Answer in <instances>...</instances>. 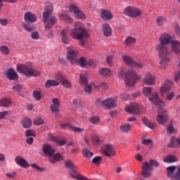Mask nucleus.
Returning a JSON list of instances; mask_svg holds the SVG:
<instances>
[{
  "instance_id": "aec40b11",
  "label": "nucleus",
  "mask_w": 180,
  "mask_h": 180,
  "mask_svg": "<svg viewBox=\"0 0 180 180\" xmlns=\"http://www.w3.org/2000/svg\"><path fill=\"white\" fill-rule=\"evenodd\" d=\"M24 19L27 23H34L37 20V17L32 12L28 11L25 13Z\"/></svg>"
},
{
  "instance_id": "6e6552de",
  "label": "nucleus",
  "mask_w": 180,
  "mask_h": 180,
  "mask_svg": "<svg viewBox=\"0 0 180 180\" xmlns=\"http://www.w3.org/2000/svg\"><path fill=\"white\" fill-rule=\"evenodd\" d=\"M143 13L141 9L134 6H129L124 9V15L129 18H139Z\"/></svg>"
},
{
  "instance_id": "774afa93",
  "label": "nucleus",
  "mask_w": 180,
  "mask_h": 180,
  "mask_svg": "<svg viewBox=\"0 0 180 180\" xmlns=\"http://www.w3.org/2000/svg\"><path fill=\"white\" fill-rule=\"evenodd\" d=\"M174 180H180V167H177V171L175 173Z\"/></svg>"
},
{
  "instance_id": "f704fd0d",
  "label": "nucleus",
  "mask_w": 180,
  "mask_h": 180,
  "mask_svg": "<svg viewBox=\"0 0 180 180\" xmlns=\"http://www.w3.org/2000/svg\"><path fill=\"white\" fill-rule=\"evenodd\" d=\"M22 127L24 129H29L32 127V120L30 118H25L21 121Z\"/></svg>"
},
{
  "instance_id": "e433bc0d",
  "label": "nucleus",
  "mask_w": 180,
  "mask_h": 180,
  "mask_svg": "<svg viewBox=\"0 0 180 180\" xmlns=\"http://www.w3.org/2000/svg\"><path fill=\"white\" fill-rule=\"evenodd\" d=\"M86 59L84 57H82L79 59H76V61L73 65H79L80 67H85V65H86Z\"/></svg>"
},
{
  "instance_id": "393cba45",
  "label": "nucleus",
  "mask_w": 180,
  "mask_h": 180,
  "mask_svg": "<svg viewBox=\"0 0 180 180\" xmlns=\"http://www.w3.org/2000/svg\"><path fill=\"white\" fill-rule=\"evenodd\" d=\"M176 166H169L167 168H166V174H167V178H169V179L172 180H174L175 179V169H176Z\"/></svg>"
},
{
  "instance_id": "5fc2aeb1",
  "label": "nucleus",
  "mask_w": 180,
  "mask_h": 180,
  "mask_svg": "<svg viewBox=\"0 0 180 180\" xmlns=\"http://www.w3.org/2000/svg\"><path fill=\"white\" fill-rule=\"evenodd\" d=\"M91 140H92V143H93V144H94V146H99V144H101V139L98 136H93L91 138Z\"/></svg>"
},
{
  "instance_id": "ea45409f",
  "label": "nucleus",
  "mask_w": 180,
  "mask_h": 180,
  "mask_svg": "<svg viewBox=\"0 0 180 180\" xmlns=\"http://www.w3.org/2000/svg\"><path fill=\"white\" fill-rule=\"evenodd\" d=\"M65 167L69 169H78V167L77 166H75V165H74L72 163V162H71V160H66L65 161Z\"/></svg>"
},
{
  "instance_id": "2f4dec72",
  "label": "nucleus",
  "mask_w": 180,
  "mask_h": 180,
  "mask_svg": "<svg viewBox=\"0 0 180 180\" xmlns=\"http://www.w3.org/2000/svg\"><path fill=\"white\" fill-rule=\"evenodd\" d=\"M45 88H51V86H58L60 85V82L56 80L49 79L45 82Z\"/></svg>"
},
{
  "instance_id": "20e7f679",
  "label": "nucleus",
  "mask_w": 180,
  "mask_h": 180,
  "mask_svg": "<svg viewBox=\"0 0 180 180\" xmlns=\"http://www.w3.org/2000/svg\"><path fill=\"white\" fill-rule=\"evenodd\" d=\"M51 13H53V4L49 3L43 13L45 29H47L48 30H50V29L57 23V18L56 17L50 18Z\"/></svg>"
},
{
  "instance_id": "79ce46f5",
  "label": "nucleus",
  "mask_w": 180,
  "mask_h": 180,
  "mask_svg": "<svg viewBox=\"0 0 180 180\" xmlns=\"http://www.w3.org/2000/svg\"><path fill=\"white\" fill-rule=\"evenodd\" d=\"M164 162H176L178 161L176 158L172 155H169L168 156L165 157L163 160Z\"/></svg>"
},
{
  "instance_id": "2eb2a0df",
  "label": "nucleus",
  "mask_w": 180,
  "mask_h": 180,
  "mask_svg": "<svg viewBox=\"0 0 180 180\" xmlns=\"http://www.w3.org/2000/svg\"><path fill=\"white\" fill-rule=\"evenodd\" d=\"M77 57H78V51L74 49H68L67 58L68 61H70V64H75V62L77 61Z\"/></svg>"
},
{
  "instance_id": "bf43d9fd",
  "label": "nucleus",
  "mask_w": 180,
  "mask_h": 180,
  "mask_svg": "<svg viewBox=\"0 0 180 180\" xmlns=\"http://www.w3.org/2000/svg\"><path fill=\"white\" fill-rule=\"evenodd\" d=\"M6 176H7V178H9L10 179H15L17 176L16 172H7L6 173Z\"/></svg>"
},
{
  "instance_id": "3c124183",
  "label": "nucleus",
  "mask_w": 180,
  "mask_h": 180,
  "mask_svg": "<svg viewBox=\"0 0 180 180\" xmlns=\"http://www.w3.org/2000/svg\"><path fill=\"white\" fill-rule=\"evenodd\" d=\"M33 97L36 101H41V99L43 98L41 93L39 91H33Z\"/></svg>"
},
{
  "instance_id": "c756f323",
  "label": "nucleus",
  "mask_w": 180,
  "mask_h": 180,
  "mask_svg": "<svg viewBox=\"0 0 180 180\" xmlns=\"http://www.w3.org/2000/svg\"><path fill=\"white\" fill-rule=\"evenodd\" d=\"M60 19L65 20L67 23H72V18L68 15V13L67 11L63 12L62 14L59 15Z\"/></svg>"
},
{
  "instance_id": "72a5a7b5",
  "label": "nucleus",
  "mask_w": 180,
  "mask_h": 180,
  "mask_svg": "<svg viewBox=\"0 0 180 180\" xmlns=\"http://www.w3.org/2000/svg\"><path fill=\"white\" fill-rule=\"evenodd\" d=\"M22 26L23 29H25V30H26L27 32H29L30 33V32H33V30H34L35 29L34 25L29 22H23Z\"/></svg>"
},
{
  "instance_id": "a211bd4d",
  "label": "nucleus",
  "mask_w": 180,
  "mask_h": 180,
  "mask_svg": "<svg viewBox=\"0 0 180 180\" xmlns=\"http://www.w3.org/2000/svg\"><path fill=\"white\" fill-rule=\"evenodd\" d=\"M15 161L18 165L22 168H29V167H30V164H29L22 156H16Z\"/></svg>"
},
{
  "instance_id": "4d7b16f0",
  "label": "nucleus",
  "mask_w": 180,
  "mask_h": 180,
  "mask_svg": "<svg viewBox=\"0 0 180 180\" xmlns=\"http://www.w3.org/2000/svg\"><path fill=\"white\" fill-rule=\"evenodd\" d=\"M30 167L33 168V169H35V171H37L38 172H43L44 171V168L40 167L39 165L34 163L31 164Z\"/></svg>"
},
{
  "instance_id": "338daca9",
  "label": "nucleus",
  "mask_w": 180,
  "mask_h": 180,
  "mask_svg": "<svg viewBox=\"0 0 180 180\" xmlns=\"http://www.w3.org/2000/svg\"><path fill=\"white\" fill-rule=\"evenodd\" d=\"M55 78L56 79L61 82L64 79V76L63 75V74L58 72L56 73Z\"/></svg>"
},
{
  "instance_id": "dca6fc26",
  "label": "nucleus",
  "mask_w": 180,
  "mask_h": 180,
  "mask_svg": "<svg viewBox=\"0 0 180 180\" xmlns=\"http://www.w3.org/2000/svg\"><path fill=\"white\" fill-rule=\"evenodd\" d=\"M142 82L146 84V85H149L151 86L155 84V77H154L151 73H147L145 77L142 79Z\"/></svg>"
},
{
  "instance_id": "c9c22d12",
  "label": "nucleus",
  "mask_w": 180,
  "mask_h": 180,
  "mask_svg": "<svg viewBox=\"0 0 180 180\" xmlns=\"http://www.w3.org/2000/svg\"><path fill=\"white\" fill-rule=\"evenodd\" d=\"M122 60L127 65H129V67H131L133 65V63H134V60L130 58V56L124 55L122 56Z\"/></svg>"
},
{
  "instance_id": "ddd939ff",
  "label": "nucleus",
  "mask_w": 180,
  "mask_h": 180,
  "mask_svg": "<svg viewBox=\"0 0 180 180\" xmlns=\"http://www.w3.org/2000/svg\"><path fill=\"white\" fill-rule=\"evenodd\" d=\"M125 112L131 113L132 115H139V113H140V107L139 106V104L132 103L130 105L125 108Z\"/></svg>"
},
{
  "instance_id": "0e129e2a",
  "label": "nucleus",
  "mask_w": 180,
  "mask_h": 180,
  "mask_svg": "<svg viewBox=\"0 0 180 180\" xmlns=\"http://www.w3.org/2000/svg\"><path fill=\"white\" fill-rule=\"evenodd\" d=\"M89 121L93 124H96L97 123H99L101 122V119H99V117H90Z\"/></svg>"
},
{
  "instance_id": "49530a36",
  "label": "nucleus",
  "mask_w": 180,
  "mask_h": 180,
  "mask_svg": "<svg viewBox=\"0 0 180 180\" xmlns=\"http://www.w3.org/2000/svg\"><path fill=\"white\" fill-rule=\"evenodd\" d=\"M83 157H84V158H91V157H94V153L91 152V150L87 148H84Z\"/></svg>"
},
{
  "instance_id": "6ab92c4d",
  "label": "nucleus",
  "mask_w": 180,
  "mask_h": 180,
  "mask_svg": "<svg viewBox=\"0 0 180 180\" xmlns=\"http://www.w3.org/2000/svg\"><path fill=\"white\" fill-rule=\"evenodd\" d=\"M77 169H72V170L69 172L72 178H74V179H77V180H91L82 176V174H79V173L77 172Z\"/></svg>"
},
{
  "instance_id": "09e8293b",
  "label": "nucleus",
  "mask_w": 180,
  "mask_h": 180,
  "mask_svg": "<svg viewBox=\"0 0 180 180\" xmlns=\"http://www.w3.org/2000/svg\"><path fill=\"white\" fill-rule=\"evenodd\" d=\"M53 141H54L55 143H56L57 146H64V144H65V141L62 139V140H60L59 138H57L56 136H52L51 137Z\"/></svg>"
},
{
  "instance_id": "412c9836",
  "label": "nucleus",
  "mask_w": 180,
  "mask_h": 180,
  "mask_svg": "<svg viewBox=\"0 0 180 180\" xmlns=\"http://www.w3.org/2000/svg\"><path fill=\"white\" fill-rule=\"evenodd\" d=\"M70 30L68 29H63L60 32V39L63 44H68L70 43V39L68 38V34Z\"/></svg>"
},
{
  "instance_id": "9d476101",
  "label": "nucleus",
  "mask_w": 180,
  "mask_h": 180,
  "mask_svg": "<svg viewBox=\"0 0 180 180\" xmlns=\"http://www.w3.org/2000/svg\"><path fill=\"white\" fill-rule=\"evenodd\" d=\"M70 12H73L75 18L76 19H86V15L75 4H72L69 6Z\"/></svg>"
},
{
  "instance_id": "0eeeda50",
  "label": "nucleus",
  "mask_w": 180,
  "mask_h": 180,
  "mask_svg": "<svg viewBox=\"0 0 180 180\" xmlns=\"http://www.w3.org/2000/svg\"><path fill=\"white\" fill-rule=\"evenodd\" d=\"M96 105L102 106L103 108H107V109H112V108H116L117 105V99L113 98H108L105 100L98 98L96 101Z\"/></svg>"
},
{
  "instance_id": "c03bdc74",
  "label": "nucleus",
  "mask_w": 180,
  "mask_h": 180,
  "mask_svg": "<svg viewBox=\"0 0 180 180\" xmlns=\"http://www.w3.org/2000/svg\"><path fill=\"white\" fill-rule=\"evenodd\" d=\"M166 131L168 136H171V134H174V133H175V128H174L172 123H170L167 126Z\"/></svg>"
},
{
  "instance_id": "4468645a",
  "label": "nucleus",
  "mask_w": 180,
  "mask_h": 180,
  "mask_svg": "<svg viewBox=\"0 0 180 180\" xmlns=\"http://www.w3.org/2000/svg\"><path fill=\"white\" fill-rule=\"evenodd\" d=\"M42 151L44 154H45L46 157H50V158L56 154V149L52 148L49 143L44 144Z\"/></svg>"
},
{
  "instance_id": "5701e85b",
  "label": "nucleus",
  "mask_w": 180,
  "mask_h": 180,
  "mask_svg": "<svg viewBox=\"0 0 180 180\" xmlns=\"http://www.w3.org/2000/svg\"><path fill=\"white\" fill-rule=\"evenodd\" d=\"M101 18L103 20H112L113 19V14L108 10L103 9L101 12Z\"/></svg>"
},
{
  "instance_id": "603ef678",
  "label": "nucleus",
  "mask_w": 180,
  "mask_h": 180,
  "mask_svg": "<svg viewBox=\"0 0 180 180\" xmlns=\"http://www.w3.org/2000/svg\"><path fill=\"white\" fill-rule=\"evenodd\" d=\"M70 130H71L72 131H75V133H84V128L78 127H70Z\"/></svg>"
},
{
  "instance_id": "f03ea898",
  "label": "nucleus",
  "mask_w": 180,
  "mask_h": 180,
  "mask_svg": "<svg viewBox=\"0 0 180 180\" xmlns=\"http://www.w3.org/2000/svg\"><path fill=\"white\" fill-rule=\"evenodd\" d=\"M119 78H124L125 85L128 88L130 86H134L136 81L141 79V76L137 74V72L133 69H130L127 72H124V69H122L118 72Z\"/></svg>"
},
{
  "instance_id": "473e14b6",
  "label": "nucleus",
  "mask_w": 180,
  "mask_h": 180,
  "mask_svg": "<svg viewBox=\"0 0 180 180\" xmlns=\"http://www.w3.org/2000/svg\"><path fill=\"white\" fill-rule=\"evenodd\" d=\"M11 103H12V101L9 98H4L0 100V106L1 108H8Z\"/></svg>"
},
{
  "instance_id": "a18cd8bd",
  "label": "nucleus",
  "mask_w": 180,
  "mask_h": 180,
  "mask_svg": "<svg viewBox=\"0 0 180 180\" xmlns=\"http://www.w3.org/2000/svg\"><path fill=\"white\" fill-rule=\"evenodd\" d=\"M131 129V127L129 125V124H122L120 125V130L124 133H128L129 131H130Z\"/></svg>"
},
{
  "instance_id": "a878e982",
  "label": "nucleus",
  "mask_w": 180,
  "mask_h": 180,
  "mask_svg": "<svg viewBox=\"0 0 180 180\" xmlns=\"http://www.w3.org/2000/svg\"><path fill=\"white\" fill-rule=\"evenodd\" d=\"M6 77L8 79H10V81H16L18 79V73H16V71L15 70L10 68L8 69L6 71Z\"/></svg>"
},
{
  "instance_id": "39448f33",
  "label": "nucleus",
  "mask_w": 180,
  "mask_h": 180,
  "mask_svg": "<svg viewBox=\"0 0 180 180\" xmlns=\"http://www.w3.org/2000/svg\"><path fill=\"white\" fill-rule=\"evenodd\" d=\"M17 71L18 72L25 74V75L28 77H39L41 74L39 70H36L33 68V65L30 62L26 63L25 64L18 65Z\"/></svg>"
},
{
  "instance_id": "a19ab883",
  "label": "nucleus",
  "mask_w": 180,
  "mask_h": 180,
  "mask_svg": "<svg viewBox=\"0 0 180 180\" xmlns=\"http://www.w3.org/2000/svg\"><path fill=\"white\" fill-rule=\"evenodd\" d=\"M79 84L83 86L88 84V77L83 74L79 75Z\"/></svg>"
},
{
  "instance_id": "c85d7f7f",
  "label": "nucleus",
  "mask_w": 180,
  "mask_h": 180,
  "mask_svg": "<svg viewBox=\"0 0 180 180\" xmlns=\"http://www.w3.org/2000/svg\"><path fill=\"white\" fill-rule=\"evenodd\" d=\"M136 38L133 37H128L124 40V44L126 47H130L131 46H134V44H136Z\"/></svg>"
},
{
  "instance_id": "4be33fe9",
  "label": "nucleus",
  "mask_w": 180,
  "mask_h": 180,
  "mask_svg": "<svg viewBox=\"0 0 180 180\" xmlns=\"http://www.w3.org/2000/svg\"><path fill=\"white\" fill-rule=\"evenodd\" d=\"M102 28H103V33L105 37H110V36H112V33L113 32V30H112V27H110L109 24L108 23L103 24Z\"/></svg>"
},
{
  "instance_id": "bb28decb",
  "label": "nucleus",
  "mask_w": 180,
  "mask_h": 180,
  "mask_svg": "<svg viewBox=\"0 0 180 180\" xmlns=\"http://www.w3.org/2000/svg\"><path fill=\"white\" fill-rule=\"evenodd\" d=\"M98 72L102 77H104L105 78H109L110 77H112L113 74L109 68H102L99 70Z\"/></svg>"
},
{
  "instance_id": "13d9d810",
  "label": "nucleus",
  "mask_w": 180,
  "mask_h": 180,
  "mask_svg": "<svg viewBox=\"0 0 180 180\" xmlns=\"http://www.w3.org/2000/svg\"><path fill=\"white\" fill-rule=\"evenodd\" d=\"M50 109L52 113H58V112H60V105H54L51 104Z\"/></svg>"
},
{
  "instance_id": "4c0bfd02",
  "label": "nucleus",
  "mask_w": 180,
  "mask_h": 180,
  "mask_svg": "<svg viewBox=\"0 0 180 180\" xmlns=\"http://www.w3.org/2000/svg\"><path fill=\"white\" fill-rule=\"evenodd\" d=\"M142 122L146 124V126H147V127H149V129H154V127H155V124L150 121L146 117L142 118Z\"/></svg>"
},
{
  "instance_id": "680f3d73",
  "label": "nucleus",
  "mask_w": 180,
  "mask_h": 180,
  "mask_svg": "<svg viewBox=\"0 0 180 180\" xmlns=\"http://www.w3.org/2000/svg\"><path fill=\"white\" fill-rule=\"evenodd\" d=\"M26 137H36V134L32 129H27L25 131Z\"/></svg>"
},
{
  "instance_id": "69168bd1",
  "label": "nucleus",
  "mask_w": 180,
  "mask_h": 180,
  "mask_svg": "<svg viewBox=\"0 0 180 180\" xmlns=\"http://www.w3.org/2000/svg\"><path fill=\"white\" fill-rule=\"evenodd\" d=\"M33 123L34 124H38L39 126H40L41 124H43L44 123V121H43L40 117H36L34 119Z\"/></svg>"
},
{
  "instance_id": "7c9ffc66",
  "label": "nucleus",
  "mask_w": 180,
  "mask_h": 180,
  "mask_svg": "<svg viewBox=\"0 0 180 180\" xmlns=\"http://www.w3.org/2000/svg\"><path fill=\"white\" fill-rule=\"evenodd\" d=\"M60 19L65 20L67 23H72V18L68 15V13L67 11L63 12L62 14L59 15Z\"/></svg>"
},
{
  "instance_id": "cd10ccee",
  "label": "nucleus",
  "mask_w": 180,
  "mask_h": 180,
  "mask_svg": "<svg viewBox=\"0 0 180 180\" xmlns=\"http://www.w3.org/2000/svg\"><path fill=\"white\" fill-rule=\"evenodd\" d=\"M63 160H64V157L58 153L53 154L52 157L49 158V162H51V164H56V162H58V161H63Z\"/></svg>"
},
{
  "instance_id": "e2e57ef3",
  "label": "nucleus",
  "mask_w": 180,
  "mask_h": 180,
  "mask_svg": "<svg viewBox=\"0 0 180 180\" xmlns=\"http://www.w3.org/2000/svg\"><path fill=\"white\" fill-rule=\"evenodd\" d=\"M62 85L65 87V88H68L70 89L71 88V86H72V85L71 84V83L70 82H68V80L66 79H63L61 82Z\"/></svg>"
},
{
  "instance_id": "37998d69",
  "label": "nucleus",
  "mask_w": 180,
  "mask_h": 180,
  "mask_svg": "<svg viewBox=\"0 0 180 180\" xmlns=\"http://www.w3.org/2000/svg\"><path fill=\"white\" fill-rule=\"evenodd\" d=\"M151 92H153V88L151 87H144L143 89V95H145V96H148V99H150V97H153V95L151 96Z\"/></svg>"
},
{
  "instance_id": "b1692460",
  "label": "nucleus",
  "mask_w": 180,
  "mask_h": 180,
  "mask_svg": "<svg viewBox=\"0 0 180 180\" xmlns=\"http://www.w3.org/2000/svg\"><path fill=\"white\" fill-rule=\"evenodd\" d=\"M172 85V82L169 80H167L165 82L163 86L160 88V94L164 95L169 92L171 89V86Z\"/></svg>"
},
{
  "instance_id": "9b49d317",
  "label": "nucleus",
  "mask_w": 180,
  "mask_h": 180,
  "mask_svg": "<svg viewBox=\"0 0 180 180\" xmlns=\"http://www.w3.org/2000/svg\"><path fill=\"white\" fill-rule=\"evenodd\" d=\"M159 124H165L168 122V111L165 109L160 110L156 118Z\"/></svg>"
},
{
  "instance_id": "de8ad7c7",
  "label": "nucleus",
  "mask_w": 180,
  "mask_h": 180,
  "mask_svg": "<svg viewBox=\"0 0 180 180\" xmlns=\"http://www.w3.org/2000/svg\"><path fill=\"white\" fill-rule=\"evenodd\" d=\"M169 148H176L178 147V142H176V139L175 137L172 136L170 140V143L167 145Z\"/></svg>"
},
{
  "instance_id": "6e6d98bb",
  "label": "nucleus",
  "mask_w": 180,
  "mask_h": 180,
  "mask_svg": "<svg viewBox=\"0 0 180 180\" xmlns=\"http://www.w3.org/2000/svg\"><path fill=\"white\" fill-rule=\"evenodd\" d=\"M133 68H136V70H141L144 67V65L141 63H137L134 60V63H132V65L131 66Z\"/></svg>"
},
{
  "instance_id": "8fccbe9b",
  "label": "nucleus",
  "mask_w": 180,
  "mask_h": 180,
  "mask_svg": "<svg viewBox=\"0 0 180 180\" xmlns=\"http://www.w3.org/2000/svg\"><path fill=\"white\" fill-rule=\"evenodd\" d=\"M91 162L95 164V165H99L102 164V157L101 156H96L93 158Z\"/></svg>"
},
{
  "instance_id": "052dcab7",
  "label": "nucleus",
  "mask_w": 180,
  "mask_h": 180,
  "mask_svg": "<svg viewBox=\"0 0 180 180\" xmlns=\"http://www.w3.org/2000/svg\"><path fill=\"white\" fill-rule=\"evenodd\" d=\"M84 86V92L89 95L90 94H92V86L91 84H86Z\"/></svg>"
},
{
  "instance_id": "f257e3e1",
  "label": "nucleus",
  "mask_w": 180,
  "mask_h": 180,
  "mask_svg": "<svg viewBox=\"0 0 180 180\" xmlns=\"http://www.w3.org/2000/svg\"><path fill=\"white\" fill-rule=\"evenodd\" d=\"M172 37L168 33H163L159 38V44L156 46V51L158 53L160 65L161 68L165 69L171 63L172 51L168 44H171Z\"/></svg>"
},
{
  "instance_id": "423d86ee",
  "label": "nucleus",
  "mask_w": 180,
  "mask_h": 180,
  "mask_svg": "<svg viewBox=\"0 0 180 180\" xmlns=\"http://www.w3.org/2000/svg\"><path fill=\"white\" fill-rule=\"evenodd\" d=\"M153 167L155 168H158L160 167V163L157 162L155 160L150 159L148 162H143L142 165V176L143 178H150L151 172L150 171H153Z\"/></svg>"
},
{
  "instance_id": "7ed1b4c3",
  "label": "nucleus",
  "mask_w": 180,
  "mask_h": 180,
  "mask_svg": "<svg viewBox=\"0 0 180 180\" xmlns=\"http://www.w3.org/2000/svg\"><path fill=\"white\" fill-rule=\"evenodd\" d=\"M70 36L75 40H80L79 44L84 46L86 43V41L82 39L88 38L89 34L86 32V30L82 27L80 22H76L75 24V28L70 31Z\"/></svg>"
},
{
  "instance_id": "f8f14e48",
  "label": "nucleus",
  "mask_w": 180,
  "mask_h": 180,
  "mask_svg": "<svg viewBox=\"0 0 180 180\" xmlns=\"http://www.w3.org/2000/svg\"><path fill=\"white\" fill-rule=\"evenodd\" d=\"M149 101H150V102H153L158 108H161L165 106V101L160 99L158 93H154L152 97H149Z\"/></svg>"
},
{
  "instance_id": "f3484780",
  "label": "nucleus",
  "mask_w": 180,
  "mask_h": 180,
  "mask_svg": "<svg viewBox=\"0 0 180 180\" xmlns=\"http://www.w3.org/2000/svg\"><path fill=\"white\" fill-rule=\"evenodd\" d=\"M172 49V53H174V54H176L177 56H179L180 54V42L178 40H172L170 43Z\"/></svg>"
},
{
  "instance_id": "58836bf2",
  "label": "nucleus",
  "mask_w": 180,
  "mask_h": 180,
  "mask_svg": "<svg viewBox=\"0 0 180 180\" xmlns=\"http://www.w3.org/2000/svg\"><path fill=\"white\" fill-rule=\"evenodd\" d=\"M167 22V18L162 15L157 17L156 23L158 26H164V24Z\"/></svg>"
},
{
  "instance_id": "864d4df0",
  "label": "nucleus",
  "mask_w": 180,
  "mask_h": 180,
  "mask_svg": "<svg viewBox=\"0 0 180 180\" xmlns=\"http://www.w3.org/2000/svg\"><path fill=\"white\" fill-rule=\"evenodd\" d=\"M0 51L1 53H2V54H4L5 56H8V54H9L10 51H9V48H8V46L3 45L0 47Z\"/></svg>"
},
{
  "instance_id": "1a4fd4ad",
  "label": "nucleus",
  "mask_w": 180,
  "mask_h": 180,
  "mask_svg": "<svg viewBox=\"0 0 180 180\" xmlns=\"http://www.w3.org/2000/svg\"><path fill=\"white\" fill-rule=\"evenodd\" d=\"M100 151L102 154L105 155V157H108V158H112V157L116 155L115 148L111 144H107L105 146L101 148Z\"/></svg>"
}]
</instances>
